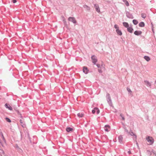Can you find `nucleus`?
I'll return each instance as SVG.
<instances>
[{
    "instance_id": "37998d69",
    "label": "nucleus",
    "mask_w": 156,
    "mask_h": 156,
    "mask_svg": "<svg viewBox=\"0 0 156 156\" xmlns=\"http://www.w3.org/2000/svg\"><path fill=\"white\" fill-rule=\"evenodd\" d=\"M63 21L64 22V23H65L66 22V21L65 20H63Z\"/></svg>"
},
{
    "instance_id": "79ce46f5",
    "label": "nucleus",
    "mask_w": 156,
    "mask_h": 156,
    "mask_svg": "<svg viewBox=\"0 0 156 156\" xmlns=\"http://www.w3.org/2000/svg\"><path fill=\"white\" fill-rule=\"evenodd\" d=\"M28 138H30V136H29V133H28Z\"/></svg>"
},
{
    "instance_id": "7c9ffc66",
    "label": "nucleus",
    "mask_w": 156,
    "mask_h": 156,
    "mask_svg": "<svg viewBox=\"0 0 156 156\" xmlns=\"http://www.w3.org/2000/svg\"><path fill=\"white\" fill-rule=\"evenodd\" d=\"M151 152L154 154V156H156V152L155 151H154V150H152V151H151Z\"/></svg>"
},
{
    "instance_id": "39448f33",
    "label": "nucleus",
    "mask_w": 156,
    "mask_h": 156,
    "mask_svg": "<svg viewBox=\"0 0 156 156\" xmlns=\"http://www.w3.org/2000/svg\"><path fill=\"white\" fill-rule=\"evenodd\" d=\"M91 59L92 60V62L94 64H96V63L97 62V59L96 57L94 55L91 57Z\"/></svg>"
},
{
    "instance_id": "412c9836",
    "label": "nucleus",
    "mask_w": 156,
    "mask_h": 156,
    "mask_svg": "<svg viewBox=\"0 0 156 156\" xmlns=\"http://www.w3.org/2000/svg\"><path fill=\"white\" fill-rule=\"evenodd\" d=\"M78 116L80 118L84 116V114L83 113H79L77 114Z\"/></svg>"
},
{
    "instance_id": "6ab92c4d",
    "label": "nucleus",
    "mask_w": 156,
    "mask_h": 156,
    "mask_svg": "<svg viewBox=\"0 0 156 156\" xmlns=\"http://www.w3.org/2000/svg\"><path fill=\"white\" fill-rule=\"evenodd\" d=\"M73 130V129L69 127H67L66 128V130L67 132H69L71 131H72Z\"/></svg>"
},
{
    "instance_id": "9b49d317",
    "label": "nucleus",
    "mask_w": 156,
    "mask_h": 156,
    "mask_svg": "<svg viewBox=\"0 0 156 156\" xmlns=\"http://www.w3.org/2000/svg\"><path fill=\"white\" fill-rule=\"evenodd\" d=\"M144 82L145 84L146 85L147 87H151V83L147 80H144Z\"/></svg>"
},
{
    "instance_id": "2eb2a0df",
    "label": "nucleus",
    "mask_w": 156,
    "mask_h": 156,
    "mask_svg": "<svg viewBox=\"0 0 156 156\" xmlns=\"http://www.w3.org/2000/svg\"><path fill=\"white\" fill-rule=\"evenodd\" d=\"M5 106L6 108H8L9 110H12V108L10 105H8L6 103L5 105Z\"/></svg>"
},
{
    "instance_id": "f257e3e1",
    "label": "nucleus",
    "mask_w": 156,
    "mask_h": 156,
    "mask_svg": "<svg viewBox=\"0 0 156 156\" xmlns=\"http://www.w3.org/2000/svg\"><path fill=\"white\" fill-rule=\"evenodd\" d=\"M146 139L148 143V144L149 145H152L154 143V140L152 137L148 136L146 137Z\"/></svg>"
},
{
    "instance_id": "f8f14e48",
    "label": "nucleus",
    "mask_w": 156,
    "mask_h": 156,
    "mask_svg": "<svg viewBox=\"0 0 156 156\" xmlns=\"http://www.w3.org/2000/svg\"><path fill=\"white\" fill-rule=\"evenodd\" d=\"M118 139L119 142L120 144H122V141L123 139V138L122 135H120L119 136Z\"/></svg>"
},
{
    "instance_id": "ea45409f",
    "label": "nucleus",
    "mask_w": 156,
    "mask_h": 156,
    "mask_svg": "<svg viewBox=\"0 0 156 156\" xmlns=\"http://www.w3.org/2000/svg\"><path fill=\"white\" fill-rule=\"evenodd\" d=\"M128 153L129 154H130L131 153V151L129 150V151H128Z\"/></svg>"
},
{
    "instance_id": "a211bd4d",
    "label": "nucleus",
    "mask_w": 156,
    "mask_h": 156,
    "mask_svg": "<svg viewBox=\"0 0 156 156\" xmlns=\"http://www.w3.org/2000/svg\"><path fill=\"white\" fill-rule=\"evenodd\" d=\"M116 32L117 33V34L118 35H119L121 36L122 34V33L121 31L120 30H119V29L116 30Z\"/></svg>"
},
{
    "instance_id": "72a5a7b5",
    "label": "nucleus",
    "mask_w": 156,
    "mask_h": 156,
    "mask_svg": "<svg viewBox=\"0 0 156 156\" xmlns=\"http://www.w3.org/2000/svg\"><path fill=\"white\" fill-rule=\"evenodd\" d=\"M0 136H1V138H2L3 139H4V138L2 132H0Z\"/></svg>"
},
{
    "instance_id": "9d476101",
    "label": "nucleus",
    "mask_w": 156,
    "mask_h": 156,
    "mask_svg": "<svg viewBox=\"0 0 156 156\" xmlns=\"http://www.w3.org/2000/svg\"><path fill=\"white\" fill-rule=\"evenodd\" d=\"M83 71L84 73L86 74H87L88 72V68L87 67L85 66L83 67Z\"/></svg>"
},
{
    "instance_id": "4468645a",
    "label": "nucleus",
    "mask_w": 156,
    "mask_h": 156,
    "mask_svg": "<svg viewBox=\"0 0 156 156\" xmlns=\"http://www.w3.org/2000/svg\"><path fill=\"white\" fill-rule=\"evenodd\" d=\"M110 126L108 125H105L104 127V130L106 132H108L109 131Z\"/></svg>"
},
{
    "instance_id": "473e14b6",
    "label": "nucleus",
    "mask_w": 156,
    "mask_h": 156,
    "mask_svg": "<svg viewBox=\"0 0 156 156\" xmlns=\"http://www.w3.org/2000/svg\"><path fill=\"white\" fill-rule=\"evenodd\" d=\"M5 119H6V121L7 122H11V121L10 119H9V118L6 117L5 118Z\"/></svg>"
},
{
    "instance_id": "423d86ee",
    "label": "nucleus",
    "mask_w": 156,
    "mask_h": 156,
    "mask_svg": "<svg viewBox=\"0 0 156 156\" xmlns=\"http://www.w3.org/2000/svg\"><path fill=\"white\" fill-rule=\"evenodd\" d=\"M96 112L97 114H99L100 112L99 110L97 108H95L94 109L92 110V112L93 114H94Z\"/></svg>"
},
{
    "instance_id": "ddd939ff",
    "label": "nucleus",
    "mask_w": 156,
    "mask_h": 156,
    "mask_svg": "<svg viewBox=\"0 0 156 156\" xmlns=\"http://www.w3.org/2000/svg\"><path fill=\"white\" fill-rule=\"evenodd\" d=\"M142 33V32L141 31L136 30V31H135L134 32V33L135 35L138 36V35H141V34Z\"/></svg>"
},
{
    "instance_id": "58836bf2",
    "label": "nucleus",
    "mask_w": 156,
    "mask_h": 156,
    "mask_svg": "<svg viewBox=\"0 0 156 156\" xmlns=\"http://www.w3.org/2000/svg\"><path fill=\"white\" fill-rule=\"evenodd\" d=\"M12 2L13 3H15L16 2V0H12Z\"/></svg>"
},
{
    "instance_id": "c9c22d12",
    "label": "nucleus",
    "mask_w": 156,
    "mask_h": 156,
    "mask_svg": "<svg viewBox=\"0 0 156 156\" xmlns=\"http://www.w3.org/2000/svg\"><path fill=\"white\" fill-rule=\"evenodd\" d=\"M98 72L100 73H102V71L101 69H98Z\"/></svg>"
},
{
    "instance_id": "20e7f679",
    "label": "nucleus",
    "mask_w": 156,
    "mask_h": 156,
    "mask_svg": "<svg viewBox=\"0 0 156 156\" xmlns=\"http://www.w3.org/2000/svg\"><path fill=\"white\" fill-rule=\"evenodd\" d=\"M68 20L69 21L72 22L74 23H76L75 19L73 17H70L68 18Z\"/></svg>"
},
{
    "instance_id": "a19ab883",
    "label": "nucleus",
    "mask_w": 156,
    "mask_h": 156,
    "mask_svg": "<svg viewBox=\"0 0 156 156\" xmlns=\"http://www.w3.org/2000/svg\"><path fill=\"white\" fill-rule=\"evenodd\" d=\"M122 1L123 2L125 3L127 1L126 0H122Z\"/></svg>"
},
{
    "instance_id": "c756f323",
    "label": "nucleus",
    "mask_w": 156,
    "mask_h": 156,
    "mask_svg": "<svg viewBox=\"0 0 156 156\" xmlns=\"http://www.w3.org/2000/svg\"><path fill=\"white\" fill-rule=\"evenodd\" d=\"M127 90L129 92L130 94H131V93H132V91H131V90L129 88L127 87Z\"/></svg>"
},
{
    "instance_id": "2f4dec72",
    "label": "nucleus",
    "mask_w": 156,
    "mask_h": 156,
    "mask_svg": "<svg viewBox=\"0 0 156 156\" xmlns=\"http://www.w3.org/2000/svg\"><path fill=\"white\" fill-rule=\"evenodd\" d=\"M114 27L116 30L119 29V27L118 26L117 24H115L114 25Z\"/></svg>"
},
{
    "instance_id": "4be33fe9",
    "label": "nucleus",
    "mask_w": 156,
    "mask_h": 156,
    "mask_svg": "<svg viewBox=\"0 0 156 156\" xmlns=\"http://www.w3.org/2000/svg\"><path fill=\"white\" fill-rule=\"evenodd\" d=\"M144 58L147 62L149 61L150 60V58L148 56H145L144 57Z\"/></svg>"
},
{
    "instance_id": "0eeeda50",
    "label": "nucleus",
    "mask_w": 156,
    "mask_h": 156,
    "mask_svg": "<svg viewBox=\"0 0 156 156\" xmlns=\"http://www.w3.org/2000/svg\"><path fill=\"white\" fill-rule=\"evenodd\" d=\"M128 135H129L131 136H133L134 139H136V135L133 133V132L131 130H130V131L129 132Z\"/></svg>"
},
{
    "instance_id": "a878e982",
    "label": "nucleus",
    "mask_w": 156,
    "mask_h": 156,
    "mask_svg": "<svg viewBox=\"0 0 156 156\" xmlns=\"http://www.w3.org/2000/svg\"><path fill=\"white\" fill-rule=\"evenodd\" d=\"M146 16V15L144 13H142L141 14V17L144 19H145Z\"/></svg>"
},
{
    "instance_id": "7ed1b4c3",
    "label": "nucleus",
    "mask_w": 156,
    "mask_h": 156,
    "mask_svg": "<svg viewBox=\"0 0 156 156\" xmlns=\"http://www.w3.org/2000/svg\"><path fill=\"white\" fill-rule=\"evenodd\" d=\"M0 144L2 147H4L6 144V141L5 138H0Z\"/></svg>"
},
{
    "instance_id": "aec40b11",
    "label": "nucleus",
    "mask_w": 156,
    "mask_h": 156,
    "mask_svg": "<svg viewBox=\"0 0 156 156\" xmlns=\"http://www.w3.org/2000/svg\"><path fill=\"white\" fill-rule=\"evenodd\" d=\"M123 25L125 27H126V28H127L128 27H129V24L127 22H124L123 23Z\"/></svg>"
},
{
    "instance_id": "f3484780",
    "label": "nucleus",
    "mask_w": 156,
    "mask_h": 156,
    "mask_svg": "<svg viewBox=\"0 0 156 156\" xmlns=\"http://www.w3.org/2000/svg\"><path fill=\"white\" fill-rule=\"evenodd\" d=\"M127 30L128 32L131 33H132L133 32V28L131 27H128L127 28Z\"/></svg>"
},
{
    "instance_id": "cd10ccee",
    "label": "nucleus",
    "mask_w": 156,
    "mask_h": 156,
    "mask_svg": "<svg viewBox=\"0 0 156 156\" xmlns=\"http://www.w3.org/2000/svg\"><path fill=\"white\" fill-rule=\"evenodd\" d=\"M147 154L149 156H151V154L152 153L151 152H151L149 150H147Z\"/></svg>"
},
{
    "instance_id": "f704fd0d",
    "label": "nucleus",
    "mask_w": 156,
    "mask_h": 156,
    "mask_svg": "<svg viewBox=\"0 0 156 156\" xmlns=\"http://www.w3.org/2000/svg\"><path fill=\"white\" fill-rule=\"evenodd\" d=\"M125 4L127 6H129V2H128L127 1H126L125 2Z\"/></svg>"
},
{
    "instance_id": "5701e85b",
    "label": "nucleus",
    "mask_w": 156,
    "mask_h": 156,
    "mask_svg": "<svg viewBox=\"0 0 156 156\" xmlns=\"http://www.w3.org/2000/svg\"><path fill=\"white\" fill-rule=\"evenodd\" d=\"M20 122L23 127H24L25 126V125L24 123V121L22 119L20 120Z\"/></svg>"
},
{
    "instance_id": "dca6fc26",
    "label": "nucleus",
    "mask_w": 156,
    "mask_h": 156,
    "mask_svg": "<svg viewBox=\"0 0 156 156\" xmlns=\"http://www.w3.org/2000/svg\"><path fill=\"white\" fill-rule=\"evenodd\" d=\"M83 7L86 9V11H89L90 9V8L87 5H84Z\"/></svg>"
},
{
    "instance_id": "e433bc0d",
    "label": "nucleus",
    "mask_w": 156,
    "mask_h": 156,
    "mask_svg": "<svg viewBox=\"0 0 156 156\" xmlns=\"http://www.w3.org/2000/svg\"><path fill=\"white\" fill-rule=\"evenodd\" d=\"M96 66H97V67L98 68H100V66H101L100 64H96Z\"/></svg>"
},
{
    "instance_id": "c85d7f7f",
    "label": "nucleus",
    "mask_w": 156,
    "mask_h": 156,
    "mask_svg": "<svg viewBox=\"0 0 156 156\" xmlns=\"http://www.w3.org/2000/svg\"><path fill=\"white\" fill-rule=\"evenodd\" d=\"M120 116L122 117V119L123 120H124L125 119V118L124 116L122 114V113H121L120 115Z\"/></svg>"
},
{
    "instance_id": "1a4fd4ad",
    "label": "nucleus",
    "mask_w": 156,
    "mask_h": 156,
    "mask_svg": "<svg viewBox=\"0 0 156 156\" xmlns=\"http://www.w3.org/2000/svg\"><path fill=\"white\" fill-rule=\"evenodd\" d=\"M126 16L128 18L131 19H133V16L129 12H126Z\"/></svg>"
},
{
    "instance_id": "bb28decb",
    "label": "nucleus",
    "mask_w": 156,
    "mask_h": 156,
    "mask_svg": "<svg viewBox=\"0 0 156 156\" xmlns=\"http://www.w3.org/2000/svg\"><path fill=\"white\" fill-rule=\"evenodd\" d=\"M124 131H125V132H126V133H127V134H128V133H129V131H128V129H127L125 127H124Z\"/></svg>"
},
{
    "instance_id": "393cba45",
    "label": "nucleus",
    "mask_w": 156,
    "mask_h": 156,
    "mask_svg": "<svg viewBox=\"0 0 156 156\" xmlns=\"http://www.w3.org/2000/svg\"><path fill=\"white\" fill-rule=\"evenodd\" d=\"M133 23L135 25L137 24L138 23V21L136 20H133Z\"/></svg>"
},
{
    "instance_id": "b1692460",
    "label": "nucleus",
    "mask_w": 156,
    "mask_h": 156,
    "mask_svg": "<svg viewBox=\"0 0 156 156\" xmlns=\"http://www.w3.org/2000/svg\"><path fill=\"white\" fill-rule=\"evenodd\" d=\"M139 25L140 27H143L144 26L145 24L144 22H141L139 23Z\"/></svg>"
},
{
    "instance_id": "6e6552de",
    "label": "nucleus",
    "mask_w": 156,
    "mask_h": 156,
    "mask_svg": "<svg viewBox=\"0 0 156 156\" xmlns=\"http://www.w3.org/2000/svg\"><path fill=\"white\" fill-rule=\"evenodd\" d=\"M94 7L97 12H100V9L98 5L97 4H94Z\"/></svg>"
},
{
    "instance_id": "f03ea898",
    "label": "nucleus",
    "mask_w": 156,
    "mask_h": 156,
    "mask_svg": "<svg viewBox=\"0 0 156 156\" xmlns=\"http://www.w3.org/2000/svg\"><path fill=\"white\" fill-rule=\"evenodd\" d=\"M107 100L108 104L110 106L113 107L112 102L110 94L109 93H107L106 95Z\"/></svg>"
},
{
    "instance_id": "c03bdc74",
    "label": "nucleus",
    "mask_w": 156,
    "mask_h": 156,
    "mask_svg": "<svg viewBox=\"0 0 156 156\" xmlns=\"http://www.w3.org/2000/svg\"><path fill=\"white\" fill-rule=\"evenodd\" d=\"M155 83L156 84V80L155 81Z\"/></svg>"
},
{
    "instance_id": "4c0bfd02",
    "label": "nucleus",
    "mask_w": 156,
    "mask_h": 156,
    "mask_svg": "<svg viewBox=\"0 0 156 156\" xmlns=\"http://www.w3.org/2000/svg\"><path fill=\"white\" fill-rule=\"evenodd\" d=\"M151 25H152V30L153 31V32L154 33V30H153V25L152 24V23H151Z\"/></svg>"
}]
</instances>
